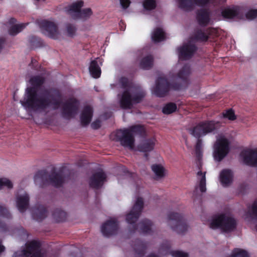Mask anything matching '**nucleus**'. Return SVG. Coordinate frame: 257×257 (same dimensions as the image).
Listing matches in <instances>:
<instances>
[{"instance_id": "f257e3e1", "label": "nucleus", "mask_w": 257, "mask_h": 257, "mask_svg": "<svg viewBox=\"0 0 257 257\" xmlns=\"http://www.w3.org/2000/svg\"><path fill=\"white\" fill-rule=\"evenodd\" d=\"M44 81L41 76H35L30 79L33 87L27 88L24 99L20 101L24 107L39 112H46L59 107L61 98L58 91L52 88H36Z\"/></svg>"}, {"instance_id": "f03ea898", "label": "nucleus", "mask_w": 257, "mask_h": 257, "mask_svg": "<svg viewBox=\"0 0 257 257\" xmlns=\"http://www.w3.org/2000/svg\"><path fill=\"white\" fill-rule=\"evenodd\" d=\"M217 123L214 121L203 122L189 130V133L194 137L198 139L196 145V151L197 155L198 156V161L196 163L198 170L196 172L197 186L196 187L195 191H197L198 188L202 193L206 191V171L202 170V164L200 160L201 141L199 139L214 130L216 127Z\"/></svg>"}, {"instance_id": "7ed1b4c3", "label": "nucleus", "mask_w": 257, "mask_h": 257, "mask_svg": "<svg viewBox=\"0 0 257 257\" xmlns=\"http://www.w3.org/2000/svg\"><path fill=\"white\" fill-rule=\"evenodd\" d=\"M117 85L123 88L122 92L117 96L120 106L122 108H131L134 104L141 102L146 95L140 86L129 83L126 78H121Z\"/></svg>"}, {"instance_id": "20e7f679", "label": "nucleus", "mask_w": 257, "mask_h": 257, "mask_svg": "<svg viewBox=\"0 0 257 257\" xmlns=\"http://www.w3.org/2000/svg\"><path fill=\"white\" fill-rule=\"evenodd\" d=\"M144 201L142 198L138 197L130 212L126 215V221L134 230L139 229L143 233H150L153 225L150 220L145 219L140 222L137 226L135 224L137 221L143 208Z\"/></svg>"}, {"instance_id": "39448f33", "label": "nucleus", "mask_w": 257, "mask_h": 257, "mask_svg": "<svg viewBox=\"0 0 257 257\" xmlns=\"http://www.w3.org/2000/svg\"><path fill=\"white\" fill-rule=\"evenodd\" d=\"M208 38V36L207 33H205L201 30H198L195 32L188 43L184 44L182 46L177 48V51L179 59L184 60L191 58L196 50V47L194 43V41L204 42L207 41Z\"/></svg>"}, {"instance_id": "423d86ee", "label": "nucleus", "mask_w": 257, "mask_h": 257, "mask_svg": "<svg viewBox=\"0 0 257 257\" xmlns=\"http://www.w3.org/2000/svg\"><path fill=\"white\" fill-rule=\"evenodd\" d=\"M144 131V128L141 125L132 126L128 128L116 131L114 139L119 141L124 147L133 150L135 144L134 136L137 135H142Z\"/></svg>"}, {"instance_id": "0eeeda50", "label": "nucleus", "mask_w": 257, "mask_h": 257, "mask_svg": "<svg viewBox=\"0 0 257 257\" xmlns=\"http://www.w3.org/2000/svg\"><path fill=\"white\" fill-rule=\"evenodd\" d=\"M236 221L228 213L218 214L209 221V226L213 229H219L224 232L233 231L236 228Z\"/></svg>"}, {"instance_id": "6e6552de", "label": "nucleus", "mask_w": 257, "mask_h": 257, "mask_svg": "<svg viewBox=\"0 0 257 257\" xmlns=\"http://www.w3.org/2000/svg\"><path fill=\"white\" fill-rule=\"evenodd\" d=\"M166 223L178 234H184L189 229V226L184 216L178 213H169L166 219Z\"/></svg>"}, {"instance_id": "1a4fd4ad", "label": "nucleus", "mask_w": 257, "mask_h": 257, "mask_svg": "<svg viewBox=\"0 0 257 257\" xmlns=\"http://www.w3.org/2000/svg\"><path fill=\"white\" fill-rule=\"evenodd\" d=\"M34 181L40 185L50 183L55 186H59L63 182L64 177L61 172H53L48 176L45 171H41L35 175Z\"/></svg>"}, {"instance_id": "9d476101", "label": "nucleus", "mask_w": 257, "mask_h": 257, "mask_svg": "<svg viewBox=\"0 0 257 257\" xmlns=\"http://www.w3.org/2000/svg\"><path fill=\"white\" fill-rule=\"evenodd\" d=\"M44 252L40 248V243L37 240L28 241L25 247L16 251L14 257H44Z\"/></svg>"}, {"instance_id": "9b49d317", "label": "nucleus", "mask_w": 257, "mask_h": 257, "mask_svg": "<svg viewBox=\"0 0 257 257\" xmlns=\"http://www.w3.org/2000/svg\"><path fill=\"white\" fill-rule=\"evenodd\" d=\"M83 6V2L81 1L73 3L66 10L68 14L74 19H80L85 21L89 19L93 14L90 8H86L81 10Z\"/></svg>"}, {"instance_id": "f8f14e48", "label": "nucleus", "mask_w": 257, "mask_h": 257, "mask_svg": "<svg viewBox=\"0 0 257 257\" xmlns=\"http://www.w3.org/2000/svg\"><path fill=\"white\" fill-rule=\"evenodd\" d=\"M229 150V141L224 136H219L214 146L213 156L215 160L221 161L227 155Z\"/></svg>"}, {"instance_id": "ddd939ff", "label": "nucleus", "mask_w": 257, "mask_h": 257, "mask_svg": "<svg viewBox=\"0 0 257 257\" xmlns=\"http://www.w3.org/2000/svg\"><path fill=\"white\" fill-rule=\"evenodd\" d=\"M171 88L174 89L179 88L178 86L170 84L165 77H160L157 80L152 92L158 97H163L167 94Z\"/></svg>"}, {"instance_id": "4468645a", "label": "nucleus", "mask_w": 257, "mask_h": 257, "mask_svg": "<svg viewBox=\"0 0 257 257\" xmlns=\"http://www.w3.org/2000/svg\"><path fill=\"white\" fill-rule=\"evenodd\" d=\"M40 27L42 32L48 37L57 39L61 36V33L55 23L44 21L41 22Z\"/></svg>"}, {"instance_id": "2eb2a0df", "label": "nucleus", "mask_w": 257, "mask_h": 257, "mask_svg": "<svg viewBox=\"0 0 257 257\" xmlns=\"http://www.w3.org/2000/svg\"><path fill=\"white\" fill-rule=\"evenodd\" d=\"M176 69H178L177 73H174L171 72L169 74V79L170 81H182L187 78L191 73V69L189 66L186 65L181 66L180 64H177Z\"/></svg>"}, {"instance_id": "dca6fc26", "label": "nucleus", "mask_w": 257, "mask_h": 257, "mask_svg": "<svg viewBox=\"0 0 257 257\" xmlns=\"http://www.w3.org/2000/svg\"><path fill=\"white\" fill-rule=\"evenodd\" d=\"M242 162L248 166H257V148L243 150L240 155Z\"/></svg>"}, {"instance_id": "f3484780", "label": "nucleus", "mask_w": 257, "mask_h": 257, "mask_svg": "<svg viewBox=\"0 0 257 257\" xmlns=\"http://www.w3.org/2000/svg\"><path fill=\"white\" fill-rule=\"evenodd\" d=\"M118 229V223L114 218H111L104 222L101 227V231L103 235L110 236L115 234Z\"/></svg>"}, {"instance_id": "a211bd4d", "label": "nucleus", "mask_w": 257, "mask_h": 257, "mask_svg": "<svg viewBox=\"0 0 257 257\" xmlns=\"http://www.w3.org/2000/svg\"><path fill=\"white\" fill-rule=\"evenodd\" d=\"M179 7L184 11H190L195 6L204 7L212 3L211 0H178Z\"/></svg>"}, {"instance_id": "6ab92c4d", "label": "nucleus", "mask_w": 257, "mask_h": 257, "mask_svg": "<svg viewBox=\"0 0 257 257\" xmlns=\"http://www.w3.org/2000/svg\"><path fill=\"white\" fill-rule=\"evenodd\" d=\"M29 199L28 193L23 190H21L16 195V205L20 212H25L28 208L29 204Z\"/></svg>"}, {"instance_id": "aec40b11", "label": "nucleus", "mask_w": 257, "mask_h": 257, "mask_svg": "<svg viewBox=\"0 0 257 257\" xmlns=\"http://www.w3.org/2000/svg\"><path fill=\"white\" fill-rule=\"evenodd\" d=\"M106 178L105 174L102 170L98 171L90 178L89 184L92 188H99L106 181Z\"/></svg>"}, {"instance_id": "412c9836", "label": "nucleus", "mask_w": 257, "mask_h": 257, "mask_svg": "<svg viewBox=\"0 0 257 257\" xmlns=\"http://www.w3.org/2000/svg\"><path fill=\"white\" fill-rule=\"evenodd\" d=\"M77 108V101L75 98H71L64 104L63 109V113L66 117H71L76 113Z\"/></svg>"}, {"instance_id": "4be33fe9", "label": "nucleus", "mask_w": 257, "mask_h": 257, "mask_svg": "<svg viewBox=\"0 0 257 257\" xmlns=\"http://www.w3.org/2000/svg\"><path fill=\"white\" fill-rule=\"evenodd\" d=\"M98 63L101 65L102 61L101 59L97 58L91 62L89 67L90 73L94 78H99L101 74V70Z\"/></svg>"}, {"instance_id": "5701e85b", "label": "nucleus", "mask_w": 257, "mask_h": 257, "mask_svg": "<svg viewBox=\"0 0 257 257\" xmlns=\"http://www.w3.org/2000/svg\"><path fill=\"white\" fill-rule=\"evenodd\" d=\"M156 141L154 138H151L143 141L138 147L139 151L146 153L152 151L156 144Z\"/></svg>"}, {"instance_id": "b1692460", "label": "nucleus", "mask_w": 257, "mask_h": 257, "mask_svg": "<svg viewBox=\"0 0 257 257\" xmlns=\"http://www.w3.org/2000/svg\"><path fill=\"white\" fill-rule=\"evenodd\" d=\"M243 217L245 221L248 223L254 217H257V199L248 208L247 211L244 213Z\"/></svg>"}, {"instance_id": "393cba45", "label": "nucleus", "mask_w": 257, "mask_h": 257, "mask_svg": "<svg viewBox=\"0 0 257 257\" xmlns=\"http://www.w3.org/2000/svg\"><path fill=\"white\" fill-rule=\"evenodd\" d=\"M219 179L221 184L224 186H226L232 182L233 173L230 170L224 169L220 172Z\"/></svg>"}, {"instance_id": "a878e982", "label": "nucleus", "mask_w": 257, "mask_h": 257, "mask_svg": "<svg viewBox=\"0 0 257 257\" xmlns=\"http://www.w3.org/2000/svg\"><path fill=\"white\" fill-rule=\"evenodd\" d=\"M92 113V109L90 106H87L84 107L80 116L81 123L83 125L88 124L90 122Z\"/></svg>"}, {"instance_id": "bb28decb", "label": "nucleus", "mask_w": 257, "mask_h": 257, "mask_svg": "<svg viewBox=\"0 0 257 257\" xmlns=\"http://www.w3.org/2000/svg\"><path fill=\"white\" fill-rule=\"evenodd\" d=\"M239 10L236 7H228L222 11V15L225 19L238 18Z\"/></svg>"}, {"instance_id": "cd10ccee", "label": "nucleus", "mask_w": 257, "mask_h": 257, "mask_svg": "<svg viewBox=\"0 0 257 257\" xmlns=\"http://www.w3.org/2000/svg\"><path fill=\"white\" fill-rule=\"evenodd\" d=\"M47 214V211L43 206L34 208L32 210V216L35 219L37 220H41L45 218Z\"/></svg>"}, {"instance_id": "c85d7f7f", "label": "nucleus", "mask_w": 257, "mask_h": 257, "mask_svg": "<svg viewBox=\"0 0 257 257\" xmlns=\"http://www.w3.org/2000/svg\"><path fill=\"white\" fill-rule=\"evenodd\" d=\"M151 168L155 174V179L160 180L165 176V170L162 166L157 164L153 165Z\"/></svg>"}, {"instance_id": "c756f323", "label": "nucleus", "mask_w": 257, "mask_h": 257, "mask_svg": "<svg viewBox=\"0 0 257 257\" xmlns=\"http://www.w3.org/2000/svg\"><path fill=\"white\" fill-rule=\"evenodd\" d=\"M152 39L155 42H159L165 39V35L163 30L158 28L155 29L152 34Z\"/></svg>"}, {"instance_id": "7c9ffc66", "label": "nucleus", "mask_w": 257, "mask_h": 257, "mask_svg": "<svg viewBox=\"0 0 257 257\" xmlns=\"http://www.w3.org/2000/svg\"><path fill=\"white\" fill-rule=\"evenodd\" d=\"M199 24L205 26L210 22L209 14L207 11L203 10L198 13L197 16Z\"/></svg>"}, {"instance_id": "2f4dec72", "label": "nucleus", "mask_w": 257, "mask_h": 257, "mask_svg": "<svg viewBox=\"0 0 257 257\" xmlns=\"http://www.w3.org/2000/svg\"><path fill=\"white\" fill-rule=\"evenodd\" d=\"M153 65V57L151 55H148L144 57L141 61L140 66L143 69H148Z\"/></svg>"}, {"instance_id": "473e14b6", "label": "nucleus", "mask_w": 257, "mask_h": 257, "mask_svg": "<svg viewBox=\"0 0 257 257\" xmlns=\"http://www.w3.org/2000/svg\"><path fill=\"white\" fill-rule=\"evenodd\" d=\"M26 27L24 24H19L15 25L9 29V33L10 35L15 36L21 32Z\"/></svg>"}, {"instance_id": "72a5a7b5", "label": "nucleus", "mask_w": 257, "mask_h": 257, "mask_svg": "<svg viewBox=\"0 0 257 257\" xmlns=\"http://www.w3.org/2000/svg\"><path fill=\"white\" fill-rule=\"evenodd\" d=\"M177 109V106L174 103H169L166 104L163 108V112L169 114L175 112Z\"/></svg>"}, {"instance_id": "f704fd0d", "label": "nucleus", "mask_w": 257, "mask_h": 257, "mask_svg": "<svg viewBox=\"0 0 257 257\" xmlns=\"http://www.w3.org/2000/svg\"><path fill=\"white\" fill-rule=\"evenodd\" d=\"M229 257H249V255L246 251L240 248H236L234 249Z\"/></svg>"}, {"instance_id": "c9c22d12", "label": "nucleus", "mask_w": 257, "mask_h": 257, "mask_svg": "<svg viewBox=\"0 0 257 257\" xmlns=\"http://www.w3.org/2000/svg\"><path fill=\"white\" fill-rule=\"evenodd\" d=\"M143 5L145 10L150 11L156 8V3L155 0H145Z\"/></svg>"}, {"instance_id": "e433bc0d", "label": "nucleus", "mask_w": 257, "mask_h": 257, "mask_svg": "<svg viewBox=\"0 0 257 257\" xmlns=\"http://www.w3.org/2000/svg\"><path fill=\"white\" fill-rule=\"evenodd\" d=\"M13 187L12 182L7 178H1L0 179V190H2L5 188L8 189H11Z\"/></svg>"}, {"instance_id": "4c0bfd02", "label": "nucleus", "mask_w": 257, "mask_h": 257, "mask_svg": "<svg viewBox=\"0 0 257 257\" xmlns=\"http://www.w3.org/2000/svg\"><path fill=\"white\" fill-rule=\"evenodd\" d=\"M53 216L57 221L59 222L63 220L65 218L66 216V213L65 212L60 209H57L54 212Z\"/></svg>"}, {"instance_id": "58836bf2", "label": "nucleus", "mask_w": 257, "mask_h": 257, "mask_svg": "<svg viewBox=\"0 0 257 257\" xmlns=\"http://www.w3.org/2000/svg\"><path fill=\"white\" fill-rule=\"evenodd\" d=\"M223 117L227 118L229 120H233L236 119V116L232 109H228L223 113Z\"/></svg>"}, {"instance_id": "ea45409f", "label": "nucleus", "mask_w": 257, "mask_h": 257, "mask_svg": "<svg viewBox=\"0 0 257 257\" xmlns=\"http://www.w3.org/2000/svg\"><path fill=\"white\" fill-rule=\"evenodd\" d=\"M2 216L9 218L10 217V214L6 208L0 205V221L2 220ZM0 224H1V222H0ZM0 227H3V225L0 224Z\"/></svg>"}, {"instance_id": "a19ab883", "label": "nucleus", "mask_w": 257, "mask_h": 257, "mask_svg": "<svg viewBox=\"0 0 257 257\" xmlns=\"http://www.w3.org/2000/svg\"><path fill=\"white\" fill-rule=\"evenodd\" d=\"M76 28L74 26L68 24L66 25V32L68 36H72L76 32Z\"/></svg>"}, {"instance_id": "79ce46f5", "label": "nucleus", "mask_w": 257, "mask_h": 257, "mask_svg": "<svg viewBox=\"0 0 257 257\" xmlns=\"http://www.w3.org/2000/svg\"><path fill=\"white\" fill-rule=\"evenodd\" d=\"M173 257H188L187 253L180 250H173L170 252Z\"/></svg>"}, {"instance_id": "37998d69", "label": "nucleus", "mask_w": 257, "mask_h": 257, "mask_svg": "<svg viewBox=\"0 0 257 257\" xmlns=\"http://www.w3.org/2000/svg\"><path fill=\"white\" fill-rule=\"evenodd\" d=\"M257 17V10L251 9L246 14V18L248 20H251Z\"/></svg>"}, {"instance_id": "c03bdc74", "label": "nucleus", "mask_w": 257, "mask_h": 257, "mask_svg": "<svg viewBox=\"0 0 257 257\" xmlns=\"http://www.w3.org/2000/svg\"><path fill=\"white\" fill-rule=\"evenodd\" d=\"M130 0H120V4L123 9H126L130 4Z\"/></svg>"}, {"instance_id": "a18cd8bd", "label": "nucleus", "mask_w": 257, "mask_h": 257, "mask_svg": "<svg viewBox=\"0 0 257 257\" xmlns=\"http://www.w3.org/2000/svg\"><path fill=\"white\" fill-rule=\"evenodd\" d=\"M100 126V121L99 120H96L93 122L91 124V126L94 129H97Z\"/></svg>"}, {"instance_id": "49530a36", "label": "nucleus", "mask_w": 257, "mask_h": 257, "mask_svg": "<svg viewBox=\"0 0 257 257\" xmlns=\"http://www.w3.org/2000/svg\"><path fill=\"white\" fill-rule=\"evenodd\" d=\"M216 1V0H212V1H211L212 3L214 5H217V4L215 2ZM225 1H226V0H219V4H223V3H225Z\"/></svg>"}, {"instance_id": "de8ad7c7", "label": "nucleus", "mask_w": 257, "mask_h": 257, "mask_svg": "<svg viewBox=\"0 0 257 257\" xmlns=\"http://www.w3.org/2000/svg\"><path fill=\"white\" fill-rule=\"evenodd\" d=\"M5 247L2 244V241L0 240V253L5 250Z\"/></svg>"}, {"instance_id": "09e8293b", "label": "nucleus", "mask_w": 257, "mask_h": 257, "mask_svg": "<svg viewBox=\"0 0 257 257\" xmlns=\"http://www.w3.org/2000/svg\"><path fill=\"white\" fill-rule=\"evenodd\" d=\"M4 43V40L3 39H0V50L2 48L3 43Z\"/></svg>"}, {"instance_id": "8fccbe9b", "label": "nucleus", "mask_w": 257, "mask_h": 257, "mask_svg": "<svg viewBox=\"0 0 257 257\" xmlns=\"http://www.w3.org/2000/svg\"><path fill=\"white\" fill-rule=\"evenodd\" d=\"M144 248V244H141L139 245L138 249H140L141 250H143Z\"/></svg>"}, {"instance_id": "3c124183", "label": "nucleus", "mask_w": 257, "mask_h": 257, "mask_svg": "<svg viewBox=\"0 0 257 257\" xmlns=\"http://www.w3.org/2000/svg\"><path fill=\"white\" fill-rule=\"evenodd\" d=\"M35 4L37 3H42L45 2L46 0H34Z\"/></svg>"}, {"instance_id": "603ef678", "label": "nucleus", "mask_w": 257, "mask_h": 257, "mask_svg": "<svg viewBox=\"0 0 257 257\" xmlns=\"http://www.w3.org/2000/svg\"><path fill=\"white\" fill-rule=\"evenodd\" d=\"M148 257H157V256L154 254H150Z\"/></svg>"}, {"instance_id": "864d4df0", "label": "nucleus", "mask_w": 257, "mask_h": 257, "mask_svg": "<svg viewBox=\"0 0 257 257\" xmlns=\"http://www.w3.org/2000/svg\"><path fill=\"white\" fill-rule=\"evenodd\" d=\"M252 167H257V166H252Z\"/></svg>"}]
</instances>
